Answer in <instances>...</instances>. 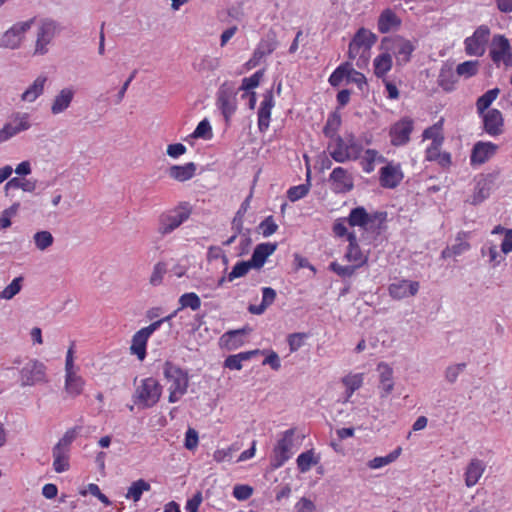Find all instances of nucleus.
<instances>
[{
  "mask_svg": "<svg viewBox=\"0 0 512 512\" xmlns=\"http://www.w3.org/2000/svg\"><path fill=\"white\" fill-rule=\"evenodd\" d=\"M385 220V214L381 212L368 213L367 210L358 206L353 208L347 217L337 219L333 224V232L338 237L348 236L350 233L347 226L358 227L362 235L379 233L381 225Z\"/></svg>",
  "mask_w": 512,
  "mask_h": 512,
  "instance_id": "f257e3e1",
  "label": "nucleus"
},
{
  "mask_svg": "<svg viewBox=\"0 0 512 512\" xmlns=\"http://www.w3.org/2000/svg\"><path fill=\"white\" fill-rule=\"evenodd\" d=\"M346 238L349 244L344 254V259L351 264L341 265L336 261L329 264V270L336 273L341 278L352 277L357 269L367 264L369 259V254L361 250L355 232L352 231Z\"/></svg>",
  "mask_w": 512,
  "mask_h": 512,
  "instance_id": "f03ea898",
  "label": "nucleus"
},
{
  "mask_svg": "<svg viewBox=\"0 0 512 512\" xmlns=\"http://www.w3.org/2000/svg\"><path fill=\"white\" fill-rule=\"evenodd\" d=\"M329 155L338 163L358 160L363 152L362 144L353 134L345 137L337 136L327 146Z\"/></svg>",
  "mask_w": 512,
  "mask_h": 512,
  "instance_id": "7ed1b4c3",
  "label": "nucleus"
},
{
  "mask_svg": "<svg viewBox=\"0 0 512 512\" xmlns=\"http://www.w3.org/2000/svg\"><path fill=\"white\" fill-rule=\"evenodd\" d=\"M380 48L387 50L396 60L397 66H404L411 60L412 53L417 48V40H410L401 35L384 37Z\"/></svg>",
  "mask_w": 512,
  "mask_h": 512,
  "instance_id": "20e7f679",
  "label": "nucleus"
},
{
  "mask_svg": "<svg viewBox=\"0 0 512 512\" xmlns=\"http://www.w3.org/2000/svg\"><path fill=\"white\" fill-rule=\"evenodd\" d=\"M163 374L168 383L170 403H175L187 392L188 375L180 367L167 361L163 367Z\"/></svg>",
  "mask_w": 512,
  "mask_h": 512,
  "instance_id": "39448f33",
  "label": "nucleus"
},
{
  "mask_svg": "<svg viewBox=\"0 0 512 512\" xmlns=\"http://www.w3.org/2000/svg\"><path fill=\"white\" fill-rule=\"evenodd\" d=\"M162 386L152 378L143 379L136 387L133 394V402L141 409L153 407L160 399Z\"/></svg>",
  "mask_w": 512,
  "mask_h": 512,
  "instance_id": "423d86ee",
  "label": "nucleus"
},
{
  "mask_svg": "<svg viewBox=\"0 0 512 512\" xmlns=\"http://www.w3.org/2000/svg\"><path fill=\"white\" fill-rule=\"evenodd\" d=\"M377 36L366 28H360L352 38L348 47V57L350 59H362L363 63L368 60V54L372 46L376 43Z\"/></svg>",
  "mask_w": 512,
  "mask_h": 512,
  "instance_id": "0eeeda50",
  "label": "nucleus"
},
{
  "mask_svg": "<svg viewBox=\"0 0 512 512\" xmlns=\"http://www.w3.org/2000/svg\"><path fill=\"white\" fill-rule=\"evenodd\" d=\"M294 435V429H288L281 434L270 457L272 469L282 467L293 456Z\"/></svg>",
  "mask_w": 512,
  "mask_h": 512,
  "instance_id": "6e6552de",
  "label": "nucleus"
},
{
  "mask_svg": "<svg viewBox=\"0 0 512 512\" xmlns=\"http://www.w3.org/2000/svg\"><path fill=\"white\" fill-rule=\"evenodd\" d=\"M500 176V170H494L489 173L479 174L475 178L474 191L471 197V203L478 205L486 200L497 187V181Z\"/></svg>",
  "mask_w": 512,
  "mask_h": 512,
  "instance_id": "1a4fd4ad",
  "label": "nucleus"
},
{
  "mask_svg": "<svg viewBox=\"0 0 512 512\" xmlns=\"http://www.w3.org/2000/svg\"><path fill=\"white\" fill-rule=\"evenodd\" d=\"M46 366L36 359L28 360L20 370L22 387L47 383Z\"/></svg>",
  "mask_w": 512,
  "mask_h": 512,
  "instance_id": "9d476101",
  "label": "nucleus"
},
{
  "mask_svg": "<svg viewBox=\"0 0 512 512\" xmlns=\"http://www.w3.org/2000/svg\"><path fill=\"white\" fill-rule=\"evenodd\" d=\"M191 214V210L186 205H181L168 213L159 217L158 232L161 235H167L185 222Z\"/></svg>",
  "mask_w": 512,
  "mask_h": 512,
  "instance_id": "9b49d317",
  "label": "nucleus"
},
{
  "mask_svg": "<svg viewBox=\"0 0 512 512\" xmlns=\"http://www.w3.org/2000/svg\"><path fill=\"white\" fill-rule=\"evenodd\" d=\"M490 57L496 66H512V47L503 35H495L491 42Z\"/></svg>",
  "mask_w": 512,
  "mask_h": 512,
  "instance_id": "f8f14e48",
  "label": "nucleus"
},
{
  "mask_svg": "<svg viewBox=\"0 0 512 512\" xmlns=\"http://www.w3.org/2000/svg\"><path fill=\"white\" fill-rule=\"evenodd\" d=\"M33 23L34 19H30L14 24L3 34L0 47L18 49L21 46L25 33L31 29Z\"/></svg>",
  "mask_w": 512,
  "mask_h": 512,
  "instance_id": "ddd939ff",
  "label": "nucleus"
},
{
  "mask_svg": "<svg viewBox=\"0 0 512 512\" xmlns=\"http://www.w3.org/2000/svg\"><path fill=\"white\" fill-rule=\"evenodd\" d=\"M328 181L331 190L336 194H345L354 188V177L352 173L340 166L332 170Z\"/></svg>",
  "mask_w": 512,
  "mask_h": 512,
  "instance_id": "4468645a",
  "label": "nucleus"
},
{
  "mask_svg": "<svg viewBox=\"0 0 512 512\" xmlns=\"http://www.w3.org/2000/svg\"><path fill=\"white\" fill-rule=\"evenodd\" d=\"M490 29L486 25L479 26L472 36L465 39V51L471 56H482L488 42Z\"/></svg>",
  "mask_w": 512,
  "mask_h": 512,
  "instance_id": "2eb2a0df",
  "label": "nucleus"
},
{
  "mask_svg": "<svg viewBox=\"0 0 512 512\" xmlns=\"http://www.w3.org/2000/svg\"><path fill=\"white\" fill-rule=\"evenodd\" d=\"M499 146L490 141H478L473 145L470 154V164L472 166H480L493 158Z\"/></svg>",
  "mask_w": 512,
  "mask_h": 512,
  "instance_id": "dca6fc26",
  "label": "nucleus"
},
{
  "mask_svg": "<svg viewBox=\"0 0 512 512\" xmlns=\"http://www.w3.org/2000/svg\"><path fill=\"white\" fill-rule=\"evenodd\" d=\"M414 128V121L410 117H403L390 128L391 143L394 146L405 145L410 140Z\"/></svg>",
  "mask_w": 512,
  "mask_h": 512,
  "instance_id": "f3484780",
  "label": "nucleus"
},
{
  "mask_svg": "<svg viewBox=\"0 0 512 512\" xmlns=\"http://www.w3.org/2000/svg\"><path fill=\"white\" fill-rule=\"evenodd\" d=\"M404 175L399 163L387 162L379 171V182L383 188H396Z\"/></svg>",
  "mask_w": 512,
  "mask_h": 512,
  "instance_id": "a211bd4d",
  "label": "nucleus"
},
{
  "mask_svg": "<svg viewBox=\"0 0 512 512\" xmlns=\"http://www.w3.org/2000/svg\"><path fill=\"white\" fill-rule=\"evenodd\" d=\"M479 116L482 118L483 129L488 135L496 137L503 133L504 119L498 109H489Z\"/></svg>",
  "mask_w": 512,
  "mask_h": 512,
  "instance_id": "6ab92c4d",
  "label": "nucleus"
},
{
  "mask_svg": "<svg viewBox=\"0 0 512 512\" xmlns=\"http://www.w3.org/2000/svg\"><path fill=\"white\" fill-rule=\"evenodd\" d=\"M275 106L274 96L272 89L266 90L263 94V99L260 103L257 116H258V129L264 133L268 130L271 120V111Z\"/></svg>",
  "mask_w": 512,
  "mask_h": 512,
  "instance_id": "aec40b11",
  "label": "nucleus"
},
{
  "mask_svg": "<svg viewBox=\"0 0 512 512\" xmlns=\"http://www.w3.org/2000/svg\"><path fill=\"white\" fill-rule=\"evenodd\" d=\"M56 25L53 21H44L38 29L34 54L44 55L47 53V45L55 36Z\"/></svg>",
  "mask_w": 512,
  "mask_h": 512,
  "instance_id": "412c9836",
  "label": "nucleus"
},
{
  "mask_svg": "<svg viewBox=\"0 0 512 512\" xmlns=\"http://www.w3.org/2000/svg\"><path fill=\"white\" fill-rule=\"evenodd\" d=\"M377 371L379 373V393L381 398L389 396L394 389V377L392 367L385 362H380L377 365Z\"/></svg>",
  "mask_w": 512,
  "mask_h": 512,
  "instance_id": "4be33fe9",
  "label": "nucleus"
},
{
  "mask_svg": "<svg viewBox=\"0 0 512 512\" xmlns=\"http://www.w3.org/2000/svg\"><path fill=\"white\" fill-rule=\"evenodd\" d=\"M419 282L410 280H399L389 285V294L394 299H403L414 296L419 290Z\"/></svg>",
  "mask_w": 512,
  "mask_h": 512,
  "instance_id": "5701e85b",
  "label": "nucleus"
},
{
  "mask_svg": "<svg viewBox=\"0 0 512 512\" xmlns=\"http://www.w3.org/2000/svg\"><path fill=\"white\" fill-rule=\"evenodd\" d=\"M486 470V464L483 460L478 458H472L464 470V482L466 487H474Z\"/></svg>",
  "mask_w": 512,
  "mask_h": 512,
  "instance_id": "b1692460",
  "label": "nucleus"
},
{
  "mask_svg": "<svg viewBox=\"0 0 512 512\" xmlns=\"http://www.w3.org/2000/svg\"><path fill=\"white\" fill-rule=\"evenodd\" d=\"M244 212H245V208L243 209V211L240 209L232 221V229L235 230L236 232H238V235H232L231 237H229L226 240V245L231 244L236 239L239 240V244H240L241 248H240L238 254H243L244 252H246L251 243V240H250L248 234L241 232L242 223H243L242 218H243Z\"/></svg>",
  "mask_w": 512,
  "mask_h": 512,
  "instance_id": "393cba45",
  "label": "nucleus"
},
{
  "mask_svg": "<svg viewBox=\"0 0 512 512\" xmlns=\"http://www.w3.org/2000/svg\"><path fill=\"white\" fill-rule=\"evenodd\" d=\"M401 25V19L397 14L390 8L384 9L378 18V31L382 34H386L392 30H396Z\"/></svg>",
  "mask_w": 512,
  "mask_h": 512,
  "instance_id": "a878e982",
  "label": "nucleus"
},
{
  "mask_svg": "<svg viewBox=\"0 0 512 512\" xmlns=\"http://www.w3.org/2000/svg\"><path fill=\"white\" fill-rule=\"evenodd\" d=\"M276 249H277V243L267 242V243L258 244L255 247L252 257L250 259L253 267L257 268V269L261 268L264 265L266 259L270 255H272Z\"/></svg>",
  "mask_w": 512,
  "mask_h": 512,
  "instance_id": "bb28decb",
  "label": "nucleus"
},
{
  "mask_svg": "<svg viewBox=\"0 0 512 512\" xmlns=\"http://www.w3.org/2000/svg\"><path fill=\"white\" fill-rule=\"evenodd\" d=\"M359 160L363 171L368 174L374 171L376 163L386 162V158L375 149H366L363 151Z\"/></svg>",
  "mask_w": 512,
  "mask_h": 512,
  "instance_id": "cd10ccee",
  "label": "nucleus"
},
{
  "mask_svg": "<svg viewBox=\"0 0 512 512\" xmlns=\"http://www.w3.org/2000/svg\"><path fill=\"white\" fill-rule=\"evenodd\" d=\"M74 97V91L71 88L62 89L54 98L51 112L58 115L64 112L71 104Z\"/></svg>",
  "mask_w": 512,
  "mask_h": 512,
  "instance_id": "c85d7f7f",
  "label": "nucleus"
},
{
  "mask_svg": "<svg viewBox=\"0 0 512 512\" xmlns=\"http://www.w3.org/2000/svg\"><path fill=\"white\" fill-rule=\"evenodd\" d=\"M196 172V165L193 162L184 165H173L168 169V175L172 179L184 182L190 180Z\"/></svg>",
  "mask_w": 512,
  "mask_h": 512,
  "instance_id": "c756f323",
  "label": "nucleus"
},
{
  "mask_svg": "<svg viewBox=\"0 0 512 512\" xmlns=\"http://www.w3.org/2000/svg\"><path fill=\"white\" fill-rule=\"evenodd\" d=\"M393 65L392 56L387 50H383L373 61L374 74L378 78H384Z\"/></svg>",
  "mask_w": 512,
  "mask_h": 512,
  "instance_id": "7c9ffc66",
  "label": "nucleus"
},
{
  "mask_svg": "<svg viewBox=\"0 0 512 512\" xmlns=\"http://www.w3.org/2000/svg\"><path fill=\"white\" fill-rule=\"evenodd\" d=\"M149 337L142 329L137 331L132 337L131 354L136 355L141 361L146 357V345Z\"/></svg>",
  "mask_w": 512,
  "mask_h": 512,
  "instance_id": "2f4dec72",
  "label": "nucleus"
},
{
  "mask_svg": "<svg viewBox=\"0 0 512 512\" xmlns=\"http://www.w3.org/2000/svg\"><path fill=\"white\" fill-rule=\"evenodd\" d=\"M53 455V468L55 472L62 473L69 469V451L62 449L59 446H54L52 449Z\"/></svg>",
  "mask_w": 512,
  "mask_h": 512,
  "instance_id": "473e14b6",
  "label": "nucleus"
},
{
  "mask_svg": "<svg viewBox=\"0 0 512 512\" xmlns=\"http://www.w3.org/2000/svg\"><path fill=\"white\" fill-rule=\"evenodd\" d=\"M364 381V375L362 373L348 374L342 378V384L345 386V401H349L353 393L357 391Z\"/></svg>",
  "mask_w": 512,
  "mask_h": 512,
  "instance_id": "72a5a7b5",
  "label": "nucleus"
},
{
  "mask_svg": "<svg viewBox=\"0 0 512 512\" xmlns=\"http://www.w3.org/2000/svg\"><path fill=\"white\" fill-rule=\"evenodd\" d=\"M265 354V351L255 349L252 351L241 352L236 355H230L226 357V368L232 370H240L242 368V362L250 360L254 355Z\"/></svg>",
  "mask_w": 512,
  "mask_h": 512,
  "instance_id": "f704fd0d",
  "label": "nucleus"
},
{
  "mask_svg": "<svg viewBox=\"0 0 512 512\" xmlns=\"http://www.w3.org/2000/svg\"><path fill=\"white\" fill-rule=\"evenodd\" d=\"M46 81V76H38L33 82V84L24 91V93L21 96V99L27 102L35 101L43 93Z\"/></svg>",
  "mask_w": 512,
  "mask_h": 512,
  "instance_id": "c9c22d12",
  "label": "nucleus"
},
{
  "mask_svg": "<svg viewBox=\"0 0 512 512\" xmlns=\"http://www.w3.org/2000/svg\"><path fill=\"white\" fill-rule=\"evenodd\" d=\"M212 136V128L209 121L207 119H203L199 122L194 132L188 135L184 140L190 145H193L194 139L210 140Z\"/></svg>",
  "mask_w": 512,
  "mask_h": 512,
  "instance_id": "e433bc0d",
  "label": "nucleus"
},
{
  "mask_svg": "<svg viewBox=\"0 0 512 512\" xmlns=\"http://www.w3.org/2000/svg\"><path fill=\"white\" fill-rule=\"evenodd\" d=\"M443 125H444V119L441 118L435 124L426 128L423 131V138L431 140V144H443V142H444Z\"/></svg>",
  "mask_w": 512,
  "mask_h": 512,
  "instance_id": "4c0bfd02",
  "label": "nucleus"
},
{
  "mask_svg": "<svg viewBox=\"0 0 512 512\" xmlns=\"http://www.w3.org/2000/svg\"><path fill=\"white\" fill-rule=\"evenodd\" d=\"M401 453H402V448L397 447L396 449H394L392 452H390L386 456H379V457L373 458L372 460H369L367 462V466L373 470L380 469L384 466H387V465L395 462L399 458Z\"/></svg>",
  "mask_w": 512,
  "mask_h": 512,
  "instance_id": "58836bf2",
  "label": "nucleus"
},
{
  "mask_svg": "<svg viewBox=\"0 0 512 512\" xmlns=\"http://www.w3.org/2000/svg\"><path fill=\"white\" fill-rule=\"evenodd\" d=\"M457 83V74L451 68L441 69L438 76V85L446 92L455 89Z\"/></svg>",
  "mask_w": 512,
  "mask_h": 512,
  "instance_id": "ea45409f",
  "label": "nucleus"
},
{
  "mask_svg": "<svg viewBox=\"0 0 512 512\" xmlns=\"http://www.w3.org/2000/svg\"><path fill=\"white\" fill-rule=\"evenodd\" d=\"M151 489L150 484L144 479L134 481L127 490L125 497L131 499L134 502H138L144 492Z\"/></svg>",
  "mask_w": 512,
  "mask_h": 512,
  "instance_id": "a19ab883",
  "label": "nucleus"
},
{
  "mask_svg": "<svg viewBox=\"0 0 512 512\" xmlns=\"http://www.w3.org/2000/svg\"><path fill=\"white\" fill-rule=\"evenodd\" d=\"M248 330L239 329L226 332V349H237L246 341Z\"/></svg>",
  "mask_w": 512,
  "mask_h": 512,
  "instance_id": "79ce46f5",
  "label": "nucleus"
},
{
  "mask_svg": "<svg viewBox=\"0 0 512 512\" xmlns=\"http://www.w3.org/2000/svg\"><path fill=\"white\" fill-rule=\"evenodd\" d=\"M83 385V379L80 376H78L75 372L66 375L65 390L70 396L76 397L79 394H81L83 390Z\"/></svg>",
  "mask_w": 512,
  "mask_h": 512,
  "instance_id": "37998d69",
  "label": "nucleus"
},
{
  "mask_svg": "<svg viewBox=\"0 0 512 512\" xmlns=\"http://www.w3.org/2000/svg\"><path fill=\"white\" fill-rule=\"evenodd\" d=\"M500 93L498 88H493L485 92L482 96H480L476 101V109L478 114H483L490 107L493 101L496 100Z\"/></svg>",
  "mask_w": 512,
  "mask_h": 512,
  "instance_id": "c03bdc74",
  "label": "nucleus"
},
{
  "mask_svg": "<svg viewBox=\"0 0 512 512\" xmlns=\"http://www.w3.org/2000/svg\"><path fill=\"white\" fill-rule=\"evenodd\" d=\"M351 65L349 63H343L339 65L329 76V83L333 87H338L343 82V80H348L349 72Z\"/></svg>",
  "mask_w": 512,
  "mask_h": 512,
  "instance_id": "a18cd8bd",
  "label": "nucleus"
},
{
  "mask_svg": "<svg viewBox=\"0 0 512 512\" xmlns=\"http://www.w3.org/2000/svg\"><path fill=\"white\" fill-rule=\"evenodd\" d=\"M9 189H22L25 192H33L36 189V181L14 177L5 185V190L8 191Z\"/></svg>",
  "mask_w": 512,
  "mask_h": 512,
  "instance_id": "49530a36",
  "label": "nucleus"
},
{
  "mask_svg": "<svg viewBox=\"0 0 512 512\" xmlns=\"http://www.w3.org/2000/svg\"><path fill=\"white\" fill-rule=\"evenodd\" d=\"M178 302L180 305L178 310L190 308L191 310L196 311L201 307V300L199 296L194 292L182 294Z\"/></svg>",
  "mask_w": 512,
  "mask_h": 512,
  "instance_id": "de8ad7c7",
  "label": "nucleus"
},
{
  "mask_svg": "<svg viewBox=\"0 0 512 512\" xmlns=\"http://www.w3.org/2000/svg\"><path fill=\"white\" fill-rule=\"evenodd\" d=\"M33 240L36 248L40 251H45L54 243L53 235L46 230L36 232L33 236Z\"/></svg>",
  "mask_w": 512,
  "mask_h": 512,
  "instance_id": "09e8293b",
  "label": "nucleus"
},
{
  "mask_svg": "<svg viewBox=\"0 0 512 512\" xmlns=\"http://www.w3.org/2000/svg\"><path fill=\"white\" fill-rule=\"evenodd\" d=\"M317 462L313 450L303 452L297 457V466L302 473L308 472Z\"/></svg>",
  "mask_w": 512,
  "mask_h": 512,
  "instance_id": "8fccbe9b",
  "label": "nucleus"
},
{
  "mask_svg": "<svg viewBox=\"0 0 512 512\" xmlns=\"http://www.w3.org/2000/svg\"><path fill=\"white\" fill-rule=\"evenodd\" d=\"M479 70V62L474 60L465 61L463 63H460L456 67V74L457 76H461L464 78H470L477 74Z\"/></svg>",
  "mask_w": 512,
  "mask_h": 512,
  "instance_id": "3c124183",
  "label": "nucleus"
},
{
  "mask_svg": "<svg viewBox=\"0 0 512 512\" xmlns=\"http://www.w3.org/2000/svg\"><path fill=\"white\" fill-rule=\"evenodd\" d=\"M23 277H16L12 282L0 291V299L11 300L22 288Z\"/></svg>",
  "mask_w": 512,
  "mask_h": 512,
  "instance_id": "603ef678",
  "label": "nucleus"
},
{
  "mask_svg": "<svg viewBox=\"0 0 512 512\" xmlns=\"http://www.w3.org/2000/svg\"><path fill=\"white\" fill-rule=\"evenodd\" d=\"M341 124V118L337 114H332L328 117L326 124L323 129V133L326 137H329L330 140L337 137V131Z\"/></svg>",
  "mask_w": 512,
  "mask_h": 512,
  "instance_id": "864d4df0",
  "label": "nucleus"
},
{
  "mask_svg": "<svg viewBox=\"0 0 512 512\" xmlns=\"http://www.w3.org/2000/svg\"><path fill=\"white\" fill-rule=\"evenodd\" d=\"M276 49V42L272 39H263L254 51V58L262 59Z\"/></svg>",
  "mask_w": 512,
  "mask_h": 512,
  "instance_id": "5fc2aeb1",
  "label": "nucleus"
},
{
  "mask_svg": "<svg viewBox=\"0 0 512 512\" xmlns=\"http://www.w3.org/2000/svg\"><path fill=\"white\" fill-rule=\"evenodd\" d=\"M310 189V184H300L297 186H292L287 191V197L291 202H296L302 198H304Z\"/></svg>",
  "mask_w": 512,
  "mask_h": 512,
  "instance_id": "6e6d98bb",
  "label": "nucleus"
},
{
  "mask_svg": "<svg viewBox=\"0 0 512 512\" xmlns=\"http://www.w3.org/2000/svg\"><path fill=\"white\" fill-rule=\"evenodd\" d=\"M167 272V266L164 262H158L154 265L149 283L152 286H158L162 283L163 277Z\"/></svg>",
  "mask_w": 512,
  "mask_h": 512,
  "instance_id": "4d7b16f0",
  "label": "nucleus"
},
{
  "mask_svg": "<svg viewBox=\"0 0 512 512\" xmlns=\"http://www.w3.org/2000/svg\"><path fill=\"white\" fill-rule=\"evenodd\" d=\"M19 207V203H14L9 208L2 211L0 216V229H6L11 226V218L17 214Z\"/></svg>",
  "mask_w": 512,
  "mask_h": 512,
  "instance_id": "13d9d810",
  "label": "nucleus"
},
{
  "mask_svg": "<svg viewBox=\"0 0 512 512\" xmlns=\"http://www.w3.org/2000/svg\"><path fill=\"white\" fill-rule=\"evenodd\" d=\"M347 83L355 84L362 92H364L368 88L367 80L364 74L354 70L352 67L350 68Z\"/></svg>",
  "mask_w": 512,
  "mask_h": 512,
  "instance_id": "bf43d9fd",
  "label": "nucleus"
},
{
  "mask_svg": "<svg viewBox=\"0 0 512 512\" xmlns=\"http://www.w3.org/2000/svg\"><path fill=\"white\" fill-rule=\"evenodd\" d=\"M278 229L274 218L272 216L266 217L260 224L259 230L264 237H269L274 234Z\"/></svg>",
  "mask_w": 512,
  "mask_h": 512,
  "instance_id": "052dcab7",
  "label": "nucleus"
},
{
  "mask_svg": "<svg viewBox=\"0 0 512 512\" xmlns=\"http://www.w3.org/2000/svg\"><path fill=\"white\" fill-rule=\"evenodd\" d=\"M263 75H264V71L258 70L250 77L244 78L242 81V86H241L242 89L251 90V89L257 87L259 85L260 80L262 79Z\"/></svg>",
  "mask_w": 512,
  "mask_h": 512,
  "instance_id": "680f3d73",
  "label": "nucleus"
},
{
  "mask_svg": "<svg viewBox=\"0 0 512 512\" xmlns=\"http://www.w3.org/2000/svg\"><path fill=\"white\" fill-rule=\"evenodd\" d=\"M253 267L252 262L249 260L247 262L237 263L232 271L229 274V280H233L234 278L242 277L247 274L249 269Z\"/></svg>",
  "mask_w": 512,
  "mask_h": 512,
  "instance_id": "e2e57ef3",
  "label": "nucleus"
},
{
  "mask_svg": "<svg viewBox=\"0 0 512 512\" xmlns=\"http://www.w3.org/2000/svg\"><path fill=\"white\" fill-rule=\"evenodd\" d=\"M253 493V488L249 485H236L233 488V496L240 501L247 500Z\"/></svg>",
  "mask_w": 512,
  "mask_h": 512,
  "instance_id": "0e129e2a",
  "label": "nucleus"
},
{
  "mask_svg": "<svg viewBox=\"0 0 512 512\" xmlns=\"http://www.w3.org/2000/svg\"><path fill=\"white\" fill-rule=\"evenodd\" d=\"M465 366L466 365L464 363H460L447 367L445 371L446 380L449 383H454L457 380L459 374L464 370Z\"/></svg>",
  "mask_w": 512,
  "mask_h": 512,
  "instance_id": "69168bd1",
  "label": "nucleus"
},
{
  "mask_svg": "<svg viewBox=\"0 0 512 512\" xmlns=\"http://www.w3.org/2000/svg\"><path fill=\"white\" fill-rule=\"evenodd\" d=\"M306 338L304 333H293L288 336V344L291 352L297 351L302 345L303 340Z\"/></svg>",
  "mask_w": 512,
  "mask_h": 512,
  "instance_id": "338daca9",
  "label": "nucleus"
},
{
  "mask_svg": "<svg viewBox=\"0 0 512 512\" xmlns=\"http://www.w3.org/2000/svg\"><path fill=\"white\" fill-rule=\"evenodd\" d=\"M297 512H314L315 504L308 498L302 497L295 505Z\"/></svg>",
  "mask_w": 512,
  "mask_h": 512,
  "instance_id": "774afa93",
  "label": "nucleus"
}]
</instances>
